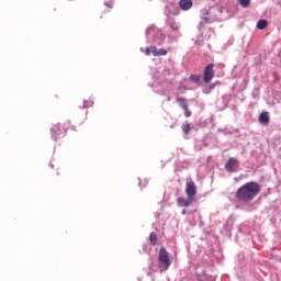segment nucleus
Instances as JSON below:
<instances>
[{"label":"nucleus","mask_w":281,"mask_h":281,"mask_svg":"<svg viewBox=\"0 0 281 281\" xmlns=\"http://www.w3.org/2000/svg\"><path fill=\"white\" fill-rule=\"evenodd\" d=\"M198 280L199 281H210V280H212V277L205 272H202V273L198 274Z\"/></svg>","instance_id":"f8f14e48"},{"label":"nucleus","mask_w":281,"mask_h":281,"mask_svg":"<svg viewBox=\"0 0 281 281\" xmlns=\"http://www.w3.org/2000/svg\"><path fill=\"white\" fill-rule=\"evenodd\" d=\"M179 5L182 10H190L192 8V0H180Z\"/></svg>","instance_id":"9d476101"},{"label":"nucleus","mask_w":281,"mask_h":281,"mask_svg":"<svg viewBox=\"0 0 281 281\" xmlns=\"http://www.w3.org/2000/svg\"><path fill=\"white\" fill-rule=\"evenodd\" d=\"M212 78H214V64H209L204 69L203 80L209 83L212 82Z\"/></svg>","instance_id":"423d86ee"},{"label":"nucleus","mask_w":281,"mask_h":281,"mask_svg":"<svg viewBox=\"0 0 281 281\" xmlns=\"http://www.w3.org/2000/svg\"><path fill=\"white\" fill-rule=\"evenodd\" d=\"M151 54L153 56H166L168 54V50L160 48L157 50L156 46H151Z\"/></svg>","instance_id":"1a4fd4ad"},{"label":"nucleus","mask_w":281,"mask_h":281,"mask_svg":"<svg viewBox=\"0 0 281 281\" xmlns=\"http://www.w3.org/2000/svg\"><path fill=\"white\" fill-rule=\"evenodd\" d=\"M190 80H192V82H195V85H199L201 82V76H199V75H191L190 76Z\"/></svg>","instance_id":"dca6fc26"},{"label":"nucleus","mask_w":281,"mask_h":281,"mask_svg":"<svg viewBox=\"0 0 281 281\" xmlns=\"http://www.w3.org/2000/svg\"><path fill=\"white\" fill-rule=\"evenodd\" d=\"M241 8H249L251 0H239Z\"/></svg>","instance_id":"f3484780"},{"label":"nucleus","mask_w":281,"mask_h":281,"mask_svg":"<svg viewBox=\"0 0 281 281\" xmlns=\"http://www.w3.org/2000/svg\"><path fill=\"white\" fill-rule=\"evenodd\" d=\"M268 25V22L267 20H259L258 23H257V29L258 30H265Z\"/></svg>","instance_id":"ddd939ff"},{"label":"nucleus","mask_w":281,"mask_h":281,"mask_svg":"<svg viewBox=\"0 0 281 281\" xmlns=\"http://www.w3.org/2000/svg\"><path fill=\"white\" fill-rule=\"evenodd\" d=\"M177 203L179 205V207H190L191 203H194V199L188 196L186 198H178Z\"/></svg>","instance_id":"6e6552de"},{"label":"nucleus","mask_w":281,"mask_h":281,"mask_svg":"<svg viewBox=\"0 0 281 281\" xmlns=\"http://www.w3.org/2000/svg\"><path fill=\"white\" fill-rule=\"evenodd\" d=\"M70 126H71V122H69V121H66L64 123H57V124L53 125L50 128L52 137L55 140L58 139V137H60V135H65V133H67V131H69Z\"/></svg>","instance_id":"7ed1b4c3"},{"label":"nucleus","mask_w":281,"mask_h":281,"mask_svg":"<svg viewBox=\"0 0 281 281\" xmlns=\"http://www.w3.org/2000/svg\"><path fill=\"white\" fill-rule=\"evenodd\" d=\"M104 5H106V8H112V5L109 4V2H105Z\"/></svg>","instance_id":"412c9836"},{"label":"nucleus","mask_w":281,"mask_h":281,"mask_svg":"<svg viewBox=\"0 0 281 281\" xmlns=\"http://www.w3.org/2000/svg\"><path fill=\"white\" fill-rule=\"evenodd\" d=\"M261 187L258 182H247L236 191V199L241 203H251L258 194H260Z\"/></svg>","instance_id":"f257e3e1"},{"label":"nucleus","mask_w":281,"mask_h":281,"mask_svg":"<svg viewBox=\"0 0 281 281\" xmlns=\"http://www.w3.org/2000/svg\"><path fill=\"white\" fill-rule=\"evenodd\" d=\"M186 213H187V211H186V210H183V211H182V214H186Z\"/></svg>","instance_id":"4be33fe9"},{"label":"nucleus","mask_w":281,"mask_h":281,"mask_svg":"<svg viewBox=\"0 0 281 281\" xmlns=\"http://www.w3.org/2000/svg\"><path fill=\"white\" fill-rule=\"evenodd\" d=\"M169 25L173 32H177V30H179V25H177V22H170Z\"/></svg>","instance_id":"6ab92c4d"},{"label":"nucleus","mask_w":281,"mask_h":281,"mask_svg":"<svg viewBox=\"0 0 281 281\" xmlns=\"http://www.w3.org/2000/svg\"><path fill=\"white\" fill-rule=\"evenodd\" d=\"M153 53V47H146L145 48V50H144V54L146 55V56H150V54Z\"/></svg>","instance_id":"aec40b11"},{"label":"nucleus","mask_w":281,"mask_h":281,"mask_svg":"<svg viewBox=\"0 0 281 281\" xmlns=\"http://www.w3.org/2000/svg\"><path fill=\"white\" fill-rule=\"evenodd\" d=\"M182 131L186 135H189L190 134V131H191V127H190V124H183L182 125Z\"/></svg>","instance_id":"a211bd4d"},{"label":"nucleus","mask_w":281,"mask_h":281,"mask_svg":"<svg viewBox=\"0 0 281 281\" xmlns=\"http://www.w3.org/2000/svg\"><path fill=\"white\" fill-rule=\"evenodd\" d=\"M239 168L240 161H238V159H236L235 157L228 158V160L225 164L226 172H238Z\"/></svg>","instance_id":"20e7f679"},{"label":"nucleus","mask_w":281,"mask_h":281,"mask_svg":"<svg viewBox=\"0 0 281 281\" xmlns=\"http://www.w3.org/2000/svg\"><path fill=\"white\" fill-rule=\"evenodd\" d=\"M186 194L190 199H194V196H196V184L192 181V179L187 180Z\"/></svg>","instance_id":"39448f33"},{"label":"nucleus","mask_w":281,"mask_h":281,"mask_svg":"<svg viewBox=\"0 0 281 281\" xmlns=\"http://www.w3.org/2000/svg\"><path fill=\"white\" fill-rule=\"evenodd\" d=\"M158 262L160 271H168L170 265H172V259H170V255L166 248L161 247L158 255Z\"/></svg>","instance_id":"f03ea898"},{"label":"nucleus","mask_w":281,"mask_h":281,"mask_svg":"<svg viewBox=\"0 0 281 281\" xmlns=\"http://www.w3.org/2000/svg\"><path fill=\"white\" fill-rule=\"evenodd\" d=\"M259 122L260 124H269V112H262L259 115Z\"/></svg>","instance_id":"9b49d317"},{"label":"nucleus","mask_w":281,"mask_h":281,"mask_svg":"<svg viewBox=\"0 0 281 281\" xmlns=\"http://www.w3.org/2000/svg\"><path fill=\"white\" fill-rule=\"evenodd\" d=\"M94 102L91 99L83 100V109H91L93 106Z\"/></svg>","instance_id":"4468645a"},{"label":"nucleus","mask_w":281,"mask_h":281,"mask_svg":"<svg viewBox=\"0 0 281 281\" xmlns=\"http://www.w3.org/2000/svg\"><path fill=\"white\" fill-rule=\"evenodd\" d=\"M149 240H150L151 245H154V246L157 245V240H158L157 233H155V232L150 233Z\"/></svg>","instance_id":"2eb2a0df"},{"label":"nucleus","mask_w":281,"mask_h":281,"mask_svg":"<svg viewBox=\"0 0 281 281\" xmlns=\"http://www.w3.org/2000/svg\"><path fill=\"white\" fill-rule=\"evenodd\" d=\"M177 102L181 106V109L184 111L186 117H190L192 115V112L190 111V109H188V100L180 97V98H177Z\"/></svg>","instance_id":"0eeeda50"}]
</instances>
